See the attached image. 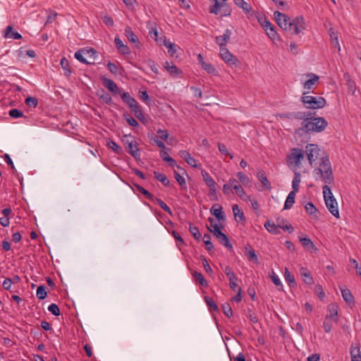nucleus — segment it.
Here are the masks:
<instances>
[{
	"mask_svg": "<svg viewBox=\"0 0 361 361\" xmlns=\"http://www.w3.org/2000/svg\"><path fill=\"white\" fill-rule=\"evenodd\" d=\"M275 20L279 26L285 30H293V33L298 35L306 28L305 19L302 16H297L293 20L284 13L275 11L274 13Z\"/></svg>",
	"mask_w": 361,
	"mask_h": 361,
	"instance_id": "1",
	"label": "nucleus"
},
{
	"mask_svg": "<svg viewBox=\"0 0 361 361\" xmlns=\"http://www.w3.org/2000/svg\"><path fill=\"white\" fill-rule=\"evenodd\" d=\"M313 175L316 180L320 178L327 185L334 183L332 168L327 156L322 157L319 167L314 169Z\"/></svg>",
	"mask_w": 361,
	"mask_h": 361,
	"instance_id": "2",
	"label": "nucleus"
},
{
	"mask_svg": "<svg viewBox=\"0 0 361 361\" xmlns=\"http://www.w3.org/2000/svg\"><path fill=\"white\" fill-rule=\"evenodd\" d=\"M328 126V122L322 117L307 118L302 122V127L298 131H303L305 133H319L323 131Z\"/></svg>",
	"mask_w": 361,
	"mask_h": 361,
	"instance_id": "3",
	"label": "nucleus"
},
{
	"mask_svg": "<svg viewBox=\"0 0 361 361\" xmlns=\"http://www.w3.org/2000/svg\"><path fill=\"white\" fill-rule=\"evenodd\" d=\"M325 204L330 213L336 218H339L338 203L334 197L329 185H325L322 188Z\"/></svg>",
	"mask_w": 361,
	"mask_h": 361,
	"instance_id": "4",
	"label": "nucleus"
},
{
	"mask_svg": "<svg viewBox=\"0 0 361 361\" xmlns=\"http://www.w3.org/2000/svg\"><path fill=\"white\" fill-rule=\"evenodd\" d=\"M304 92L301 101L307 109H318L324 107L326 104V99L322 97L306 95Z\"/></svg>",
	"mask_w": 361,
	"mask_h": 361,
	"instance_id": "5",
	"label": "nucleus"
},
{
	"mask_svg": "<svg viewBox=\"0 0 361 361\" xmlns=\"http://www.w3.org/2000/svg\"><path fill=\"white\" fill-rule=\"evenodd\" d=\"M276 221L277 224L270 220L267 221L264 224L265 228L273 234H279L280 232L279 228L283 229L284 231H288L289 233L293 232V227L290 224H283L285 221L284 219L280 221V219H278Z\"/></svg>",
	"mask_w": 361,
	"mask_h": 361,
	"instance_id": "6",
	"label": "nucleus"
},
{
	"mask_svg": "<svg viewBox=\"0 0 361 361\" xmlns=\"http://www.w3.org/2000/svg\"><path fill=\"white\" fill-rule=\"evenodd\" d=\"M304 158V152L299 148H293L290 153L287 156V163L289 166H293L298 168L300 165V161Z\"/></svg>",
	"mask_w": 361,
	"mask_h": 361,
	"instance_id": "7",
	"label": "nucleus"
},
{
	"mask_svg": "<svg viewBox=\"0 0 361 361\" xmlns=\"http://www.w3.org/2000/svg\"><path fill=\"white\" fill-rule=\"evenodd\" d=\"M321 149L317 145L307 144L305 146V153L309 163L312 165L320 156Z\"/></svg>",
	"mask_w": 361,
	"mask_h": 361,
	"instance_id": "8",
	"label": "nucleus"
},
{
	"mask_svg": "<svg viewBox=\"0 0 361 361\" xmlns=\"http://www.w3.org/2000/svg\"><path fill=\"white\" fill-rule=\"evenodd\" d=\"M220 56L228 66L238 67L240 65L238 59L226 47L220 49Z\"/></svg>",
	"mask_w": 361,
	"mask_h": 361,
	"instance_id": "9",
	"label": "nucleus"
},
{
	"mask_svg": "<svg viewBox=\"0 0 361 361\" xmlns=\"http://www.w3.org/2000/svg\"><path fill=\"white\" fill-rule=\"evenodd\" d=\"M121 140L127 152L130 153L133 157H135V149H134L135 138L131 135L128 134L124 135L122 137Z\"/></svg>",
	"mask_w": 361,
	"mask_h": 361,
	"instance_id": "10",
	"label": "nucleus"
},
{
	"mask_svg": "<svg viewBox=\"0 0 361 361\" xmlns=\"http://www.w3.org/2000/svg\"><path fill=\"white\" fill-rule=\"evenodd\" d=\"M222 269L226 274V276L229 280V286L233 290L236 291V288H238V285L235 283L237 278L235 276V273L233 271L232 269L229 266H225L223 267L221 266Z\"/></svg>",
	"mask_w": 361,
	"mask_h": 361,
	"instance_id": "11",
	"label": "nucleus"
},
{
	"mask_svg": "<svg viewBox=\"0 0 361 361\" xmlns=\"http://www.w3.org/2000/svg\"><path fill=\"white\" fill-rule=\"evenodd\" d=\"M103 85L113 94H121V90L118 87L117 85L114 81L111 79L104 78L102 79Z\"/></svg>",
	"mask_w": 361,
	"mask_h": 361,
	"instance_id": "12",
	"label": "nucleus"
},
{
	"mask_svg": "<svg viewBox=\"0 0 361 361\" xmlns=\"http://www.w3.org/2000/svg\"><path fill=\"white\" fill-rule=\"evenodd\" d=\"M137 118L145 126L149 127L152 124V119L149 116L143 114L137 104Z\"/></svg>",
	"mask_w": 361,
	"mask_h": 361,
	"instance_id": "13",
	"label": "nucleus"
},
{
	"mask_svg": "<svg viewBox=\"0 0 361 361\" xmlns=\"http://www.w3.org/2000/svg\"><path fill=\"white\" fill-rule=\"evenodd\" d=\"M350 353L351 361H361V351L359 343L351 345Z\"/></svg>",
	"mask_w": 361,
	"mask_h": 361,
	"instance_id": "14",
	"label": "nucleus"
},
{
	"mask_svg": "<svg viewBox=\"0 0 361 361\" xmlns=\"http://www.w3.org/2000/svg\"><path fill=\"white\" fill-rule=\"evenodd\" d=\"M231 31L229 29H226L223 35H219L216 37V42L219 44L221 48L226 47V44L230 39Z\"/></svg>",
	"mask_w": 361,
	"mask_h": 361,
	"instance_id": "15",
	"label": "nucleus"
},
{
	"mask_svg": "<svg viewBox=\"0 0 361 361\" xmlns=\"http://www.w3.org/2000/svg\"><path fill=\"white\" fill-rule=\"evenodd\" d=\"M214 236L219 240V242L226 248L231 250L233 246L230 243L228 238L221 231H216V234Z\"/></svg>",
	"mask_w": 361,
	"mask_h": 361,
	"instance_id": "16",
	"label": "nucleus"
},
{
	"mask_svg": "<svg viewBox=\"0 0 361 361\" xmlns=\"http://www.w3.org/2000/svg\"><path fill=\"white\" fill-rule=\"evenodd\" d=\"M211 214L214 215L219 221L225 220V216L222 212V207L219 204H214L211 209Z\"/></svg>",
	"mask_w": 361,
	"mask_h": 361,
	"instance_id": "17",
	"label": "nucleus"
},
{
	"mask_svg": "<svg viewBox=\"0 0 361 361\" xmlns=\"http://www.w3.org/2000/svg\"><path fill=\"white\" fill-rule=\"evenodd\" d=\"M328 310L329 314L326 315V317L331 319L334 323H337L338 320V307L335 304H330L328 306Z\"/></svg>",
	"mask_w": 361,
	"mask_h": 361,
	"instance_id": "18",
	"label": "nucleus"
},
{
	"mask_svg": "<svg viewBox=\"0 0 361 361\" xmlns=\"http://www.w3.org/2000/svg\"><path fill=\"white\" fill-rule=\"evenodd\" d=\"M300 273L303 278V281L308 285H311L314 283L313 278L311 276L310 271L305 267H301L300 269Z\"/></svg>",
	"mask_w": 361,
	"mask_h": 361,
	"instance_id": "19",
	"label": "nucleus"
},
{
	"mask_svg": "<svg viewBox=\"0 0 361 361\" xmlns=\"http://www.w3.org/2000/svg\"><path fill=\"white\" fill-rule=\"evenodd\" d=\"M257 178L262 183L263 186L267 190H271V184L269 182L264 171H258L257 173Z\"/></svg>",
	"mask_w": 361,
	"mask_h": 361,
	"instance_id": "20",
	"label": "nucleus"
},
{
	"mask_svg": "<svg viewBox=\"0 0 361 361\" xmlns=\"http://www.w3.org/2000/svg\"><path fill=\"white\" fill-rule=\"evenodd\" d=\"M341 292L343 300L348 304L354 302V298L350 290L345 287H340Z\"/></svg>",
	"mask_w": 361,
	"mask_h": 361,
	"instance_id": "21",
	"label": "nucleus"
},
{
	"mask_svg": "<svg viewBox=\"0 0 361 361\" xmlns=\"http://www.w3.org/2000/svg\"><path fill=\"white\" fill-rule=\"evenodd\" d=\"M245 251H246V255L247 256L248 259L250 262H252L253 263L258 264L259 260H258V257L255 253V250L250 245H247L245 247Z\"/></svg>",
	"mask_w": 361,
	"mask_h": 361,
	"instance_id": "22",
	"label": "nucleus"
},
{
	"mask_svg": "<svg viewBox=\"0 0 361 361\" xmlns=\"http://www.w3.org/2000/svg\"><path fill=\"white\" fill-rule=\"evenodd\" d=\"M235 4L243 9L245 14H250L252 12L251 6L244 0H233Z\"/></svg>",
	"mask_w": 361,
	"mask_h": 361,
	"instance_id": "23",
	"label": "nucleus"
},
{
	"mask_svg": "<svg viewBox=\"0 0 361 361\" xmlns=\"http://www.w3.org/2000/svg\"><path fill=\"white\" fill-rule=\"evenodd\" d=\"M307 76L310 77V78L304 82L303 87L306 90H310L319 80V77L313 73L309 74Z\"/></svg>",
	"mask_w": 361,
	"mask_h": 361,
	"instance_id": "24",
	"label": "nucleus"
},
{
	"mask_svg": "<svg viewBox=\"0 0 361 361\" xmlns=\"http://www.w3.org/2000/svg\"><path fill=\"white\" fill-rule=\"evenodd\" d=\"M297 192L295 191H290L286 198V200L284 204V209H290L295 203V194Z\"/></svg>",
	"mask_w": 361,
	"mask_h": 361,
	"instance_id": "25",
	"label": "nucleus"
},
{
	"mask_svg": "<svg viewBox=\"0 0 361 361\" xmlns=\"http://www.w3.org/2000/svg\"><path fill=\"white\" fill-rule=\"evenodd\" d=\"M329 36L331 39V42L333 44V46L337 49L338 51H341V46L338 42V34L336 32L334 31L333 28H331L329 30Z\"/></svg>",
	"mask_w": 361,
	"mask_h": 361,
	"instance_id": "26",
	"label": "nucleus"
},
{
	"mask_svg": "<svg viewBox=\"0 0 361 361\" xmlns=\"http://www.w3.org/2000/svg\"><path fill=\"white\" fill-rule=\"evenodd\" d=\"M162 44L168 49V52L170 54V56L171 57H174L176 53V45L168 41L165 37H164Z\"/></svg>",
	"mask_w": 361,
	"mask_h": 361,
	"instance_id": "27",
	"label": "nucleus"
},
{
	"mask_svg": "<svg viewBox=\"0 0 361 361\" xmlns=\"http://www.w3.org/2000/svg\"><path fill=\"white\" fill-rule=\"evenodd\" d=\"M233 212L235 219L237 221H244L245 220L243 211L239 208L238 204H234L232 207Z\"/></svg>",
	"mask_w": 361,
	"mask_h": 361,
	"instance_id": "28",
	"label": "nucleus"
},
{
	"mask_svg": "<svg viewBox=\"0 0 361 361\" xmlns=\"http://www.w3.org/2000/svg\"><path fill=\"white\" fill-rule=\"evenodd\" d=\"M165 69L173 76L180 73L181 71L173 63L166 61L164 65Z\"/></svg>",
	"mask_w": 361,
	"mask_h": 361,
	"instance_id": "29",
	"label": "nucleus"
},
{
	"mask_svg": "<svg viewBox=\"0 0 361 361\" xmlns=\"http://www.w3.org/2000/svg\"><path fill=\"white\" fill-rule=\"evenodd\" d=\"M115 44L118 51L123 54H128L130 53L128 47L123 43V42L118 38H115Z\"/></svg>",
	"mask_w": 361,
	"mask_h": 361,
	"instance_id": "30",
	"label": "nucleus"
},
{
	"mask_svg": "<svg viewBox=\"0 0 361 361\" xmlns=\"http://www.w3.org/2000/svg\"><path fill=\"white\" fill-rule=\"evenodd\" d=\"M201 173L203 180L208 187L216 186V183L215 180L209 176V174L205 170H202Z\"/></svg>",
	"mask_w": 361,
	"mask_h": 361,
	"instance_id": "31",
	"label": "nucleus"
},
{
	"mask_svg": "<svg viewBox=\"0 0 361 361\" xmlns=\"http://www.w3.org/2000/svg\"><path fill=\"white\" fill-rule=\"evenodd\" d=\"M121 96V98L123 101L126 103L130 108L135 107V100L130 97L129 93L128 92H123L121 91V94H119Z\"/></svg>",
	"mask_w": 361,
	"mask_h": 361,
	"instance_id": "32",
	"label": "nucleus"
},
{
	"mask_svg": "<svg viewBox=\"0 0 361 361\" xmlns=\"http://www.w3.org/2000/svg\"><path fill=\"white\" fill-rule=\"evenodd\" d=\"M154 175L155 178L160 181L164 186H168L169 185L170 180L168 179L165 174L154 171Z\"/></svg>",
	"mask_w": 361,
	"mask_h": 361,
	"instance_id": "33",
	"label": "nucleus"
},
{
	"mask_svg": "<svg viewBox=\"0 0 361 361\" xmlns=\"http://www.w3.org/2000/svg\"><path fill=\"white\" fill-rule=\"evenodd\" d=\"M192 275L194 279L196 281H198L202 286H204V287L207 286V285H208L207 282L204 279L203 275L201 273L194 271L192 272Z\"/></svg>",
	"mask_w": 361,
	"mask_h": 361,
	"instance_id": "34",
	"label": "nucleus"
},
{
	"mask_svg": "<svg viewBox=\"0 0 361 361\" xmlns=\"http://www.w3.org/2000/svg\"><path fill=\"white\" fill-rule=\"evenodd\" d=\"M157 135H155L154 137H159V140H164L166 142V143L168 144H171V139H170V140H169V135L167 132V130H161V129H159L157 131Z\"/></svg>",
	"mask_w": 361,
	"mask_h": 361,
	"instance_id": "35",
	"label": "nucleus"
},
{
	"mask_svg": "<svg viewBox=\"0 0 361 361\" xmlns=\"http://www.w3.org/2000/svg\"><path fill=\"white\" fill-rule=\"evenodd\" d=\"M300 178H301L300 173L299 172H295L294 178H293V180L292 182V187H293V191H295V192L298 191L299 185L301 181Z\"/></svg>",
	"mask_w": 361,
	"mask_h": 361,
	"instance_id": "36",
	"label": "nucleus"
},
{
	"mask_svg": "<svg viewBox=\"0 0 361 361\" xmlns=\"http://www.w3.org/2000/svg\"><path fill=\"white\" fill-rule=\"evenodd\" d=\"M60 64H61L62 68L64 70V74L66 76L70 75L71 73V68L69 67V62H68V61L65 57H63L61 59Z\"/></svg>",
	"mask_w": 361,
	"mask_h": 361,
	"instance_id": "37",
	"label": "nucleus"
},
{
	"mask_svg": "<svg viewBox=\"0 0 361 361\" xmlns=\"http://www.w3.org/2000/svg\"><path fill=\"white\" fill-rule=\"evenodd\" d=\"M284 278L290 287L296 286L294 276L290 273L287 268L285 269Z\"/></svg>",
	"mask_w": 361,
	"mask_h": 361,
	"instance_id": "38",
	"label": "nucleus"
},
{
	"mask_svg": "<svg viewBox=\"0 0 361 361\" xmlns=\"http://www.w3.org/2000/svg\"><path fill=\"white\" fill-rule=\"evenodd\" d=\"M239 181L244 185L245 186L249 185L250 183V180L245 174L243 172L239 171L236 174Z\"/></svg>",
	"mask_w": 361,
	"mask_h": 361,
	"instance_id": "39",
	"label": "nucleus"
},
{
	"mask_svg": "<svg viewBox=\"0 0 361 361\" xmlns=\"http://www.w3.org/2000/svg\"><path fill=\"white\" fill-rule=\"evenodd\" d=\"M153 202H156L164 211L167 212L169 214L172 215V211L170 209V207L165 202H164L161 199L154 197Z\"/></svg>",
	"mask_w": 361,
	"mask_h": 361,
	"instance_id": "40",
	"label": "nucleus"
},
{
	"mask_svg": "<svg viewBox=\"0 0 361 361\" xmlns=\"http://www.w3.org/2000/svg\"><path fill=\"white\" fill-rule=\"evenodd\" d=\"M334 321L329 317H325L323 322V328L326 333H329L332 329Z\"/></svg>",
	"mask_w": 361,
	"mask_h": 361,
	"instance_id": "41",
	"label": "nucleus"
},
{
	"mask_svg": "<svg viewBox=\"0 0 361 361\" xmlns=\"http://www.w3.org/2000/svg\"><path fill=\"white\" fill-rule=\"evenodd\" d=\"M209 221L210 222V226L207 227L209 232L212 233L214 235L216 234V231H221V226L214 224V220L212 218H209Z\"/></svg>",
	"mask_w": 361,
	"mask_h": 361,
	"instance_id": "42",
	"label": "nucleus"
},
{
	"mask_svg": "<svg viewBox=\"0 0 361 361\" xmlns=\"http://www.w3.org/2000/svg\"><path fill=\"white\" fill-rule=\"evenodd\" d=\"M47 293L44 286H39L37 289L36 296L39 300H43L47 297Z\"/></svg>",
	"mask_w": 361,
	"mask_h": 361,
	"instance_id": "43",
	"label": "nucleus"
},
{
	"mask_svg": "<svg viewBox=\"0 0 361 361\" xmlns=\"http://www.w3.org/2000/svg\"><path fill=\"white\" fill-rule=\"evenodd\" d=\"M189 231L195 240L198 241L200 240L201 233H200L197 227L193 226L192 224H190Z\"/></svg>",
	"mask_w": 361,
	"mask_h": 361,
	"instance_id": "44",
	"label": "nucleus"
},
{
	"mask_svg": "<svg viewBox=\"0 0 361 361\" xmlns=\"http://www.w3.org/2000/svg\"><path fill=\"white\" fill-rule=\"evenodd\" d=\"M202 68L209 74L216 75L217 73L216 68L211 63L202 62Z\"/></svg>",
	"mask_w": 361,
	"mask_h": 361,
	"instance_id": "45",
	"label": "nucleus"
},
{
	"mask_svg": "<svg viewBox=\"0 0 361 361\" xmlns=\"http://www.w3.org/2000/svg\"><path fill=\"white\" fill-rule=\"evenodd\" d=\"M300 241L302 243V245L307 248H313L317 250V248L314 247V243L309 238H300Z\"/></svg>",
	"mask_w": 361,
	"mask_h": 361,
	"instance_id": "46",
	"label": "nucleus"
},
{
	"mask_svg": "<svg viewBox=\"0 0 361 361\" xmlns=\"http://www.w3.org/2000/svg\"><path fill=\"white\" fill-rule=\"evenodd\" d=\"M85 54L82 53V50L80 49L75 53V58L78 60L80 62L85 64H90L92 62H89L84 57Z\"/></svg>",
	"mask_w": 361,
	"mask_h": 361,
	"instance_id": "47",
	"label": "nucleus"
},
{
	"mask_svg": "<svg viewBox=\"0 0 361 361\" xmlns=\"http://www.w3.org/2000/svg\"><path fill=\"white\" fill-rule=\"evenodd\" d=\"M305 209L306 212L310 215L316 216V213L317 212V209L316 207L312 202H308L305 205Z\"/></svg>",
	"mask_w": 361,
	"mask_h": 361,
	"instance_id": "48",
	"label": "nucleus"
},
{
	"mask_svg": "<svg viewBox=\"0 0 361 361\" xmlns=\"http://www.w3.org/2000/svg\"><path fill=\"white\" fill-rule=\"evenodd\" d=\"M139 97L146 104L149 105L151 100H150V98H149L147 91L140 90L139 91Z\"/></svg>",
	"mask_w": 361,
	"mask_h": 361,
	"instance_id": "49",
	"label": "nucleus"
},
{
	"mask_svg": "<svg viewBox=\"0 0 361 361\" xmlns=\"http://www.w3.org/2000/svg\"><path fill=\"white\" fill-rule=\"evenodd\" d=\"M204 300L211 310H218V306L212 298H209V296H206L204 298Z\"/></svg>",
	"mask_w": 361,
	"mask_h": 361,
	"instance_id": "50",
	"label": "nucleus"
},
{
	"mask_svg": "<svg viewBox=\"0 0 361 361\" xmlns=\"http://www.w3.org/2000/svg\"><path fill=\"white\" fill-rule=\"evenodd\" d=\"M25 103L30 107L35 108L38 104V100L35 97H28L25 99Z\"/></svg>",
	"mask_w": 361,
	"mask_h": 361,
	"instance_id": "51",
	"label": "nucleus"
},
{
	"mask_svg": "<svg viewBox=\"0 0 361 361\" xmlns=\"http://www.w3.org/2000/svg\"><path fill=\"white\" fill-rule=\"evenodd\" d=\"M174 177H175L176 180H177V182L178 183V184L180 185V186L182 188L185 189L186 188V183H185V178L183 177H182L176 171H174Z\"/></svg>",
	"mask_w": 361,
	"mask_h": 361,
	"instance_id": "52",
	"label": "nucleus"
},
{
	"mask_svg": "<svg viewBox=\"0 0 361 361\" xmlns=\"http://www.w3.org/2000/svg\"><path fill=\"white\" fill-rule=\"evenodd\" d=\"M137 190L145 195L146 198L151 201H154V197L144 188L137 185Z\"/></svg>",
	"mask_w": 361,
	"mask_h": 361,
	"instance_id": "53",
	"label": "nucleus"
},
{
	"mask_svg": "<svg viewBox=\"0 0 361 361\" xmlns=\"http://www.w3.org/2000/svg\"><path fill=\"white\" fill-rule=\"evenodd\" d=\"M108 146L109 148H111L114 152L117 153V154H121V152H122V149L121 147L118 145L114 141H109L108 142Z\"/></svg>",
	"mask_w": 361,
	"mask_h": 361,
	"instance_id": "54",
	"label": "nucleus"
},
{
	"mask_svg": "<svg viewBox=\"0 0 361 361\" xmlns=\"http://www.w3.org/2000/svg\"><path fill=\"white\" fill-rule=\"evenodd\" d=\"M203 240H204V243L206 245V248L207 250H211L212 249H213V245L210 240V235L209 234H207L205 233L204 235V237H203Z\"/></svg>",
	"mask_w": 361,
	"mask_h": 361,
	"instance_id": "55",
	"label": "nucleus"
},
{
	"mask_svg": "<svg viewBox=\"0 0 361 361\" xmlns=\"http://www.w3.org/2000/svg\"><path fill=\"white\" fill-rule=\"evenodd\" d=\"M48 310L55 316L60 315V310L58 305L55 303H51L48 307Z\"/></svg>",
	"mask_w": 361,
	"mask_h": 361,
	"instance_id": "56",
	"label": "nucleus"
},
{
	"mask_svg": "<svg viewBox=\"0 0 361 361\" xmlns=\"http://www.w3.org/2000/svg\"><path fill=\"white\" fill-rule=\"evenodd\" d=\"M267 35L268 37L271 39L272 40H275L277 38H279L278 34L274 30V25L272 27H270L269 30H267Z\"/></svg>",
	"mask_w": 361,
	"mask_h": 361,
	"instance_id": "57",
	"label": "nucleus"
},
{
	"mask_svg": "<svg viewBox=\"0 0 361 361\" xmlns=\"http://www.w3.org/2000/svg\"><path fill=\"white\" fill-rule=\"evenodd\" d=\"M102 93L99 95L100 99L106 104L111 103L112 99L110 94L105 92L104 90H102Z\"/></svg>",
	"mask_w": 361,
	"mask_h": 361,
	"instance_id": "58",
	"label": "nucleus"
},
{
	"mask_svg": "<svg viewBox=\"0 0 361 361\" xmlns=\"http://www.w3.org/2000/svg\"><path fill=\"white\" fill-rule=\"evenodd\" d=\"M224 313L228 317H231L233 315V311L231 305L228 303L224 304L222 305Z\"/></svg>",
	"mask_w": 361,
	"mask_h": 361,
	"instance_id": "59",
	"label": "nucleus"
},
{
	"mask_svg": "<svg viewBox=\"0 0 361 361\" xmlns=\"http://www.w3.org/2000/svg\"><path fill=\"white\" fill-rule=\"evenodd\" d=\"M8 114L11 117L16 118L22 117L23 116V111H21L17 109H13L11 110H10Z\"/></svg>",
	"mask_w": 361,
	"mask_h": 361,
	"instance_id": "60",
	"label": "nucleus"
},
{
	"mask_svg": "<svg viewBox=\"0 0 361 361\" xmlns=\"http://www.w3.org/2000/svg\"><path fill=\"white\" fill-rule=\"evenodd\" d=\"M125 31H126V35L128 37V39L130 42H135V39L134 37L135 35H134L133 30H131V28L130 27H126Z\"/></svg>",
	"mask_w": 361,
	"mask_h": 361,
	"instance_id": "61",
	"label": "nucleus"
},
{
	"mask_svg": "<svg viewBox=\"0 0 361 361\" xmlns=\"http://www.w3.org/2000/svg\"><path fill=\"white\" fill-rule=\"evenodd\" d=\"M307 114L305 112H293V119L302 120V121L307 118Z\"/></svg>",
	"mask_w": 361,
	"mask_h": 361,
	"instance_id": "62",
	"label": "nucleus"
},
{
	"mask_svg": "<svg viewBox=\"0 0 361 361\" xmlns=\"http://www.w3.org/2000/svg\"><path fill=\"white\" fill-rule=\"evenodd\" d=\"M149 34H150L151 37L152 38H154L156 42L159 43L160 45H161L163 44L164 39H162V37H160V39L158 38L159 34H158V32L157 30L154 29V30L149 31Z\"/></svg>",
	"mask_w": 361,
	"mask_h": 361,
	"instance_id": "63",
	"label": "nucleus"
},
{
	"mask_svg": "<svg viewBox=\"0 0 361 361\" xmlns=\"http://www.w3.org/2000/svg\"><path fill=\"white\" fill-rule=\"evenodd\" d=\"M81 50L85 56H87L90 58H92L96 54V51L93 48H84Z\"/></svg>",
	"mask_w": 361,
	"mask_h": 361,
	"instance_id": "64",
	"label": "nucleus"
}]
</instances>
